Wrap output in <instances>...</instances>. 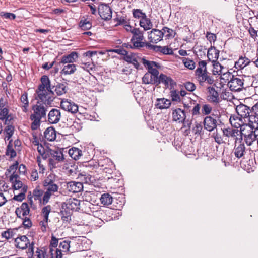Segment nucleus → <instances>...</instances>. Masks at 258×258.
<instances>
[{"mask_svg":"<svg viewBox=\"0 0 258 258\" xmlns=\"http://www.w3.org/2000/svg\"><path fill=\"white\" fill-rule=\"evenodd\" d=\"M32 110L33 113L30 117V119L32 121L31 128L33 130H35L40 126L41 119L46 117L47 106L38 101L36 104L32 106Z\"/></svg>","mask_w":258,"mask_h":258,"instance_id":"nucleus-1","label":"nucleus"},{"mask_svg":"<svg viewBox=\"0 0 258 258\" xmlns=\"http://www.w3.org/2000/svg\"><path fill=\"white\" fill-rule=\"evenodd\" d=\"M43 185L45 191L42 197V205H46L49 201L51 197L58 196L59 194V186L55 183L51 178V176L47 177L43 182Z\"/></svg>","mask_w":258,"mask_h":258,"instance_id":"nucleus-2","label":"nucleus"},{"mask_svg":"<svg viewBox=\"0 0 258 258\" xmlns=\"http://www.w3.org/2000/svg\"><path fill=\"white\" fill-rule=\"evenodd\" d=\"M239 138L244 140L248 146H250L255 143L258 138V130H254L249 125H244L240 130Z\"/></svg>","mask_w":258,"mask_h":258,"instance_id":"nucleus-3","label":"nucleus"},{"mask_svg":"<svg viewBox=\"0 0 258 258\" xmlns=\"http://www.w3.org/2000/svg\"><path fill=\"white\" fill-rule=\"evenodd\" d=\"M36 99L45 105H50L54 99V92L52 90H36Z\"/></svg>","mask_w":258,"mask_h":258,"instance_id":"nucleus-4","label":"nucleus"},{"mask_svg":"<svg viewBox=\"0 0 258 258\" xmlns=\"http://www.w3.org/2000/svg\"><path fill=\"white\" fill-rule=\"evenodd\" d=\"M49 157V164L52 167H56V163L62 162L64 160L62 150L60 149L50 150Z\"/></svg>","mask_w":258,"mask_h":258,"instance_id":"nucleus-5","label":"nucleus"},{"mask_svg":"<svg viewBox=\"0 0 258 258\" xmlns=\"http://www.w3.org/2000/svg\"><path fill=\"white\" fill-rule=\"evenodd\" d=\"M228 86L231 91H240L243 88L244 80L241 76L234 77L231 75Z\"/></svg>","mask_w":258,"mask_h":258,"instance_id":"nucleus-6","label":"nucleus"},{"mask_svg":"<svg viewBox=\"0 0 258 258\" xmlns=\"http://www.w3.org/2000/svg\"><path fill=\"white\" fill-rule=\"evenodd\" d=\"M133 37L131 38V41L135 48L143 47L145 45L143 42L144 36L143 31L140 30L139 28H134Z\"/></svg>","mask_w":258,"mask_h":258,"instance_id":"nucleus-7","label":"nucleus"},{"mask_svg":"<svg viewBox=\"0 0 258 258\" xmlns=\"http://www.w3.org/2000/svg\"><path fill=\"white\" fill-rule=\"evenodd\" d=\"M233 153L236 157L240 158L246 154V148L244 143L242 142V138H236L235 141Z\"/></svg>","mask_w":258,"mask_h":258,"instance_id":"nucleus-8","label":"nucleus"},{"mask_svg":"<svg viewBox=\"0 0 258 258\" xmlns=\"http://www.w3.org/2000/svg\"><path fill=\"white\" fill-rule=\"evenodd\" d=\"M144 66L148 69V73H150V75L157 80L159 72L157 69L160 67V64L155 61L146 60L144 61Z\"/></svg>","mask_w":258,"mask_h":258,"instance_id":"nucleus-9","label":"nucleus"},{"mask_svg":"<svg viewBox=\"0 0 258 258\" xmlns=\"http://www.w3.org/2000/svg\"><path fill=\"white\" fill-rule=\"evenodd\" d=\"M124 60L126 62L132 64L136 69H139L140 66V63H142L144 64V61L146 59L140 57L135 53H128L127 52L124 57Z\"/></svg>","mask_w":258,"mask_h":258,"instance_id":"nucleus-10","label":"nucleus"},{"mask_svg":"<svg viewBox=\"0 0 258 258\" xmlns=\"http://www.w3.org/2000/svg\"><path fill=\"white\" fill-rule=\"evenodd\" d=\"M217 118V117L214 114L206 116L203 120L204 128L209 132H212L216 128L218 124Z\"/></svg>","mask_w":258,"mask_h":258,"instance_id":"nucleus-11","label":"nucleus"},{"mask_svg":"<svg viewBox=\"0 0 258 258\" xmlns=\"http://www.w3.org/2000/svg\"><path fill=\"white\" fill-rule=\"evenodd\" d=\"M236 111L239 117L247 122L251 114V109L247 105L240 104L236 107Z\"/></svg>","mask_w":258,"mask_h":258,"instance_id":"nucleus-12","label":"nucleus"},{"mask_svg":"<svg viewBox=\"0 0 258 258\" xmlns=\"http://www.w3.org/2000/svg\"><path fill=\"white\" fill-rule=\"evenodd\" d=\"M81 202L77 199L70 198L63 203L62 207L68 212L70 211H77L80 209Z\"/></svg>","mask_w":258,"mask_h":258,"instance_id":"nucleus-13","label":"nucleus"},{"mask_svg":"<svg viewBox=\"0 0 258 258\" xmlns=\"http://www.w3.org/2000/svg\"><path fill=\"white\" fill-rule=\"evenodd\" d=\"M196 74L201 85L206 82L209 84H212L214 82L213 79L208 75L207 69L202 70L201 68H197Z\"/></svg>","mask_w":258,"mask_h":258,"instance_id":"nucleus-14","label":"nucleus"},{"mask_svg":"<svg viewBox=\"0 0 258 258\" xmlns=\"http://www.w3.org/2000/svg\"><path fill=\"white\" fill-rule=\"evenodd\" d=\"M60 106L63 110L73 114L78 111V105L71 100L67 99L61 100Z\"/></svg>","mask_w":258,"mask_h":258,"instance_id":"nucleus-15","label":"nucleus"},{"mask_svg":"<svg viewBox=\"0 0 258 258\" xmlns=\"http://www.w3.org/2000/svg\"><path fill=\"white\" fill-rule=\"evenodd\" d=\"M98 13L101 18L105 20H110L112 17V11L107 5L102 4L98 7Z\"/></svg>","mask_w":258,"mask_h":258,"instance_id":"nucleus-16","label":"nucleus"},{"mask_svg":"<svg viewBox=\"0 0 258 258\" xmlns=\"http://www.w3.org/2000/svg\"><path fill=\"white\" fill-rule=\"evenodd\" d=\"M15 242L16 247L20 249H26L28 247V245L29 246V248H31V249L33 248V244H30L29 240L25 235L21 236L16 238Z\"/></svg>","mask_w":258,"mask_h":258,"instance_id":"nucleus-17","label":"nucleus"},{"mask_svg":"<svg viewBox=\"0 0 258 258\" xmlns=\"http://www.w3.org/2000/svg\"><path fill=\"white\" fill-rule=\"evenodd\" d=\"M163 34L161 30L153 29L148 32V39L150 42L157 43L163 39Z\"/></svg>","mask_w":258,"mask_h":258,"instance_id":"nucleus-18","label":"nucleus"},{"mask_svg":"<svg viewBox=\"0 0 258 258\" xmlns=\"http://www.w3.org/2000/svg\"><path fill=\"white\" fill-rule=\"evenodd\" d=\"M61 117V113L59 110L55 108L52 109L48 114V121L51 124L58 123Z\"/></svg>","mask_w":258,"mask_h":258,"instance_id":"nucleus-19","label":"nucleus"},{"mask_svg":"<svg viewBox=\"0 0 258 258\" xmlns=\"http://www.w3.org/2000/svg\"><path fill=\"white\" fill-rule=\"evenodd\" d=\"M30 213V208L27 203H23L21 205L16 208L15 213L19 218H23L26 217Z\"/></svg>","mask_w":258,"mask_h":258,"instance_id":"nucleus-20","label":"nucleus"},{"mask_svg":"<svg viewBox=\"0 0 258 258\" xmlns=\"http://www.w3.org/2000/svg\"><path fill=\"white\" fill-rule=\"evenodd\" d=\"M66 188L70 192L76 193L82 191L83 186L81 182L70 181L67 183Z\"/></svg>","mask_w":258,"mask_h":258,"instance_id":"nucleus-21","label":"nucleus"},{"mask_svg":"<svg viewBox=\"0 0 258 258\" xmlns=\"http://www.w3.org/2000/svg\"><path fill=\"white\" fill-rule=\"evenodd\" d=\"M156 82V85H159L160 83H163L166 87H169V86L171 87L173 86L174 82L169 77L163 74H161L159 78L157 79Z\"/></svg>","mask_w":258,"mask_h":258,"instance_id":"nucleus-22","label":"nucleus"},{"mask_svg":"<svg viewBox=\"0 0 258 258\" xmlns=\"http://www.w3.org/2000/svg\"><path fill=\"white\" fill-rule=\"evenodd\" d=\"M78 58V53L76 52H72L68 55H65L62 56L59 64L62 63L65 64H71L76 61Z\"/></svg>","mask_w":258,"mask_h":258,"instance_id":"nucleus-23","label":"nucleus"},{"mask_svg":"<svg viewBox=\"0 0 258 258\" xmlns=\"http://www.w3.org/2000/svg\"><path fill=\"white\" fill-rule=\"evenodd\" d=\"M186 116L184 111L180 108L176 109L172 111L173 120L178 122H183Z\"/></svg>","mask_w":258,"mask_h":258,"instance_id":"nucleus-24","label":"nucleus"},{"mask_svg":"<svg viewBox=\"0 0 258 258\" xmlns=\"http://www.w3.org/2000/svg\"><path fill=\"white\" fill-rule=\"evenodd\" d=\"M209 95L208 96V100L212 103H218L220 102L219 94L215 88L212 87H209L207 88Z\"/></svg>","mask_w":258,"mask_h":258,"instance_id":"nucleus-25","label":"nucleus"},{"mask_svg":"<svg viewBox=\"0 0 258 258\" xmlns=\"http://www.w3.org/2000/svg\"><path fill=\"white\" fill-rule=\"evenodd\" d=\"M229 121L231 125L235 128L237 129L240 127V130H241V127L246 123V121H244L240 117L235 116H231L229 119Z\"/></svg>","mask_w":258,"mask_h":258,"instance_id":"nucleus-26","label":"nucleus"},{"mask_svg":"<svg viewBox=\"0 0 258 258\" xmlns=\"http://www.w3.org/2000/svg\"><path fill=\"white\" fill-rule=\"evenodd\" d=\"M38 90H52L50 81L46 75H43L41 78V84L38 86Z\"/></svg>","mask_w":258,"mask_h":258,"instance_id":"nucleus-27","label":"nucleus"},{"mask_svg":"<svg viewBox=\"0 0 258 258\" xmlns=\"http://www.w3.org/2000/svg\"><path fill=\"white\" fill-rule=\"evenodd\" d=\"M219 51L214 46H211L207 51V57L209 61L212 62L216 61L218 59Z\"/></svg>","mask_w":258,"mask_h":258,"instance_id":"nucleus-28","label":"nucleus"},{"mask_svg":"<svg viewBox=\"0 0 258 258\" xmlns=\"http://www.w3.org/2000/svg\"><path fill=\"white\" fill-rule=\"evenodd\" d=\"M171 102L170 100L163 98H158L156 100L155 106L160 109L168 108L171 105Z\"/></svg>","mask_w":258,"mask_h":258,"instance_id":"nucleus-29","label":"nucleus"},{"mask_svg":"<svg viewBox=\"0 0 258 258\" xmlns=\"http://www.w3.org/2000/svg\"><path fill=\"white\" fill-rule=\"evenodd\" d=\"M223 135L227 137L233 138L235 141L236 138H239L240 135V130L238 129H230V128H224L223 130Z\"/></svg>","mask_w":258,"mask_h":258,"instance_id":"nucleus-30","label":"nucleus"},{"mask_svg":"<svg viewBox=\"0 0 258 258\" xmlns=\"http://www.w3.org/2000/svg\"><path fill=\"white\" fill-rule=\"evenodd\" d=\"M12 118L11 115L9 114V110L7 108L0 109V119L4 120L5 124H9Z\"/></svg>","mask_w":258,"mask_h":258,"instance_id":"nucleus-31","label":"nucleus"},{"mask_svg":"<svg viewBox=\"0 0 258 258\" xmlns=\"http://www.w3.org/2000/svg\"><path fill=\"white\" fill-rule=\"evenodd\" d=\"M44 136L48 141H53L56 139V131L53 127H48L44 133Z\"/></svg>","mask_w":258,"mask_h":258,"instance_id":"nucleus-32","label":"nucleus"},{"mask_svg":"<svg viewBox=\"0 0 258 258\" xmlns=\"http://www.w3.org/2000/svg\"><path fill=\"white\" fill-rule=\"evenodd\" d=\"M139 25L145 31L149 30L152 28L153 25L151 20L147 16L140 20Z\"/></svg>","mask_w":258,"mask_h":258,"instance_id":"nucleus-33","label":"nucleus"},{"mask_svg":"<svg viewBox=\"0 0 258 258\" xmlns=\"http://www.w3.org/2000/svg\"><path fill=\"white\" fill-rule=\"evenodd\" d=\"M76 71V66L73 63L67 64L64 65L61 70L60 73L61 75H69L74 73Z\"/></svg>","mask_w":258,"mask_h":258,"instance_id":"nucleus-34","label":"nucleus"},{"mask_svg":"<svg viewBox=\"0 0 258 258\" xmlns=\"http://www.w3.org/2000/svg\"><path fill=\"white\" fill-rule=\"evenodd\" d=\"M250 62L249 58L245 56H241L238 60L235 62V66L238 69H242L248 65Z\"/></svg>","mask_w":258,"mask_h":258,"instance_id":"nucleus-35","label":"nucleus"},{"mask_svg":"<svg viewBox=\"0 0 258 258\" xmlns=\"http://www.w3.org/2000/svg\"><path fill=\"white\" fill-rule=\"evenodd\" d=\"M244 125H249L254 130H258V116L251 114L250 117L248 118L246 123Z\"/></svg>","mask_w":258,"mask_h":258,"instance_id":"nucleus-36","label":"nucleus"},{"mask_svg":"<svg viewBox=\"0 0 258 258\" xmlns=\"http://www.w3.org/2000/svg\"><path fill=\"white\" fill-rule=\"evenodd\" d=\"M68 154L72 159L77 160L82 155V152L77 148L73 147L69 150Z\"/></svg>","mask_w":258,"mask_h":258,"instance_id":"nucleus-37","label":"nucleus"},{"mask_svg":"<svg viewBox=\"0 0 258 258\" xmlns=\"http://www.w3.org/2000/svg\"><path fill=\"white\" fill-rule=\"evenodd\" d=\"M100 200L102 204L108 206L112 204L113 198L109 194L105 193L101 195Z\"/></svg>","mask_w":258,"mask_h":258,"instance_id":"nucleus-38","label":"nucleus"},{"mask_svg":"<svg viewBox=\"0 0 258 258\" xmlns=\"http://www.w3.org/2000/svg\"><path fill=\"white\" fill-rule=\"evenodd\" d=\"M21 107L23 112H26L28 111V107L29 105V101L28 99V95L26 92H24L22 94L20 98Z\"/></svg>","mask_w":258,"mask_h":258,"instance_id":"nucleus-39","label":"nucleus"},{"mask_svg":"<svg viewBox=\"0 0 258 258\" xmlns=\"http://www.w3.org/2000/svg\"><path fill=\"white\" fill-rule=\"evenodd\" d=\"M16 150L14 148L11 141L9 143L7 147L6 155L9 158H13L16 156Z\"/></svg>","mask_w":258,"mask_h":258,"instance_id":"nucleus-40","label":"nucleus"},{"mask_svg":"<svg viewBox=\"0 0 258 258\" xmlns=\"http://www.w3.org/2000/svg\"><path fill=\"white\" fill-rule=\"evenodd\" d=\"M78 178L81 183L90 184L92 182V176L88 173H81L78 175Z\"/></svg>","mask_w":258,"mask_h":258,"instance_id":"nucleus-41","label":"nucleus"},{"mask_svg":"<svg viewBox=\"0 0 258 258\" xmlns=\"http://www.w3.org/2000/svg\"><path fill=\"white\" fill-rule=\"evenodd\" d=\"M143 83L145 84H156V81L155 78H153L152 76L150 75V73H146L142 78Z\"/></svg>","mask_w":258,"mask_h":258,"instance_id":"nucleus-42","label":"nucleus"},{"mask_svg":"<svg viewBox=\"0 0 258 258\" xmlns=\"http://www.w3.org/2000/svg\"><path fill=\"white\" fill-rule=\"evenodd\" d=\"M162 32L163 37L164 36L166 39H169L173 38L175 35V32L173 30L170 29L167 27H164L162 29Z\"/></svg>","mask_w":258,"mask_h":258,"instance_id":"nucleus-43","label":"nucleus"},{"mask_svg":"<svg viewBox=\"0 0 258 258\" xmlns=\"http://www.w3.org/2000/svg\"><path fill=\"white\" fill-rule=\"evenodd\" d=\"M54 91L57 95H62L66 92V86L63 84H58L56 86Z\"/></svg>","mask_w":258,"mask_h":258,"instance_id":"nucleus-44","label":"nucleus"},{"mask_svg":"<svg viewBox=\"0 0 258 258\" xmlns=\"http://www.w3.org/2000/svg\"><path fill=\"white\" fill-rule=\"evenodd\" d=\"M182 61L185 67L190 70H194L196 65L195 62L188 58H182Z\"/></svg>","mask_w":258,"mask_h":258,"instance_id":"nucleus-45","label":"nucleus"},{"mask_svg":"<svg viewBox=\"0 0 258 258\" xmlns=\"http://www.w3.org/2000/svg\"><path fill=\"white\" fill-rule=\"evenodd\" d=\"M27 190V186H24L20 191V192L15 195L13 199L17 201H22L25 197V193Z\"/></svg>","mask_w":258,"mask_h":258,"instance_id":"nucleus-46","label":"nucleus"},{"mask_svg":"<svg viewBox=\"0 0 258 258\" xmlns=\"http://www.w3.org/2000/svg\"><path fill=\"white\" fill-rule=\"evenodd\" d=\"M213 63V74L214 75H220L222 73L221 72V69H222V67L219 62L217 61L212 62Z\"/></svg>","mask_w":258,"mask_h":258,"instance_id":"nucleus-47","label":"nucleus"},{"mask_svg":"<svg viewBox=\"0 0 258 258\" xmlns=\"http://www.w3.org/2000/svg\"><path fill=\"white\" fill-rule=\"evenodd\" d=\"M79 26L82 30H89L92 27V23L87 19L82 20L80 22Z\"/></svg>","mask_w":258,"mask_h":258,"instance_id":"nucleus-48","label":"nucleus"},{"mask_svg":"<svg viewBox=\"0 0 258 258\" xmlns=\"http://www.w3.org/2000/svg\"><path fill=\"white\" fill-rule=\"evenodd\" d=\"M33 195L35 200H39L42 203V196H43L44 195V192L42 190L35 189L33 191Z\"/></svg>","mask_w":258,"mask_h":258,"instance_id":"nucleus-49","label":"nucleus"},{"mask_svg":"<svg viewBox=\"0 0 258 258\" xmlns=\"http://www.w3.org/2000/svg\"><path fill=\"white\" fill-rule=\"evenodd\" d=\"M133 14L134 18L139 19L140 20L146 16V14L140 9H133Z\"/></svg>","mask_w":258,"mask_h":258,"instance_id":"nucleus-50","label":"nucleus"},{"mask_svg":"<svg viewBox=\"0 0 258 258\" xmlns=\"http://www.w3.org/2000/svg\"><path fill=\"white\" fill-rule=\"evenodd\" d=\"M212 110V107L211 105L208 104H204L202 107V114L203 115H209Z\"/></svg>","mask_w":258,"mask_h":258,"instance_id":"nucleus-51","label":"nucleus"},{"mask_svg":"<svg viewBox=\"0 0 258 258\" xmlns=\"http://www.w3.org/2000/svg\"><path fill=\"white\" fill-rule=\"evenodd\" d=\"M70 241H66V240H64L62 242H61L59 245V247L60 248V249H59V250H61V251L65 252H67L68 251H69V249L70 247Z\"/></svg>","mask_w":258,"mask_h":258,"instance_id":"nucleus-52","label":"nucleus"},{"mask_svg":"<svg viewBox=\"0 0 258 258\" xmlns=\"http://www.w3.org/2000/svg\"><path fill=\"white\" fill-rule=\"evenodd\" d=\"M170 96L173 101H180V96L179 95V92L178 91L176 90L171 91Z\"/></svg>","mask_w":258,"mask_h":258,"instance_id":"nucleus-53","label":"nucleus"},{"mask_svg":"<svg viewBox=\"0 0 258 258\" xmlns=\"http://www.w3.org/2000/svg\"><path fill=\"white\" fill-rule=\"evenodd\" d=\"M5 132L6 134L5 139L7 138V140H9L14 133V127L12 125H8L5 129Z\"/></svg>","mask_w":258,"mask_h":258,"instance_id":"nucleus-54","label":"nucleus"},{"mask_svg":"<svg viewBox=\"0 0 258 258\" xmlns=\"http://www.w3.org/2000/svg\"><path fill=\"white\" fill-rule=\"evenodd\" d=\"M49 252L51 254V258H62L61 251L58 249H53L50 248Z\"/></svg>","mask_w":258,"mask_h":258,"instance_id":"nucleus-55","label":"nucleus"},{"mask_svg":"<svg viewBox=\"0 0 258 258\" xmlns=\"http://www.w3.org/2000/svg\"><path fill=\"white\" fill-rule=\"evenodd\" d=\"M202 131H203V130L201 123L196 122L192 128V132L196 135H201Z\"/></svg>","mask_w":258,"mask_h":258,"instance_id":"nucleus-56","label":"nucleus"},{"mask_svg":"<svg viewBox=\"0 0 258 258\" xmlns=\"http://www.w3.org/2000/svg\"><path fill=\"white\" fill-rule=\"evenodd\" d=\"M13 183V187L15 190L20 189L21 191L24 186H27V185L23 184L22 182L19 180L14 181Z\"/></svg>","mask_w":258,"mask_h":258,"instance_id":"nucleus-57","label":"nucleus"},{"mask_svg":"<svg viewBox=\"0 0 258 258\" xmlns=\"http://www.w3.org/2000/svg\"><path fill=\"white\" fill-rule=\"evenodd\" d=\"M51 208L50 205H47L43 208L42 213L45 219H48L49 214L51 211Z\"/></svg>","mask_w":258,"mask_h":258,"instance_id":"nucleus-58","label":"nucleus"},{"mask_svg":"<svg viewBox=\"0 0 258 258\" xmlns=\"http://www.w3.org/2000/svg\"><path fill=\"white\" fill-rule=\"evenodd\" d=\"M194 104H195V106L191 110L192 116L199 115L200 114V110L201 108L200 105L199 104L196 103V101H194Z\"/></svg>","mask_w":258,"mask_h":258,"instance_id":"nucleus-59","label":"nucleus"},{"mask_svg":"<svg viewBox=\"0 0 258 258\" xmlns=\"http://www.w3.org/2000/svg\"><path fill=\"white\" fill-rule=\"evenodd\" d=\"M212 137L214 138L215 141L218 144H221L223 143V138L221 135L217 132L213 133Z\"/></svg>","mask_w":258,"mask_h":258,"instance_id":"nucleus-60","label":"nucleus"},{"mask_svg":"<svg viewBox=\"0 0 258 258\" xmlns=\"http://www.w3.org/2000/svg\"><path fill=\"white\" fill-rule=\"evenodd\" d=\"M48 219L43 218V220L41 221L39 223L41 226V230L42 232H46L47 230V227L48 226Z\"/></svg>","mask_w":258,"mask_h":258,"instance_id":"nucleus-61","label":"nucleus"},{"mask_svg":"<svg viewBox=\"0 0 258 258\" xmlns=\"http://www.w3.org/2000/svg\"><path fill=\"white\" fill-rule=\"evenodd\" d=\"M184 87L188 91H194L196 89V86L194 83L190 82H187L184 83Z\"/></svg>","mask_w":258,"mask_h":258,"instance_id":"nucleus-62","label":"nucleus"},{"mask_svg":"<svg viewBox=\"0 0 258 258\" xmlns=\"http://www.w3.org/2000/svg\"><path fill=\"white\" fill-rule=\"evenodd\" d=\"M23 220V224L25 228H29L32 226V222L29 218L25 217L22 218Z\"/></svg>","mask_w":258,"mask_h":258,"instance_id":"nucleus-63","label":"nucleus"},{"mask_svg":"<svg viewBox=\"0 0 258 258\" xmlns=\"http://www.w3.org/2000/svg\"><path fill=\"white\" fill-rule=\"evenodd\" d=\"M58 239L56 238L53 235H52L51 240L50 244V249L56 248L58 245Z\"/></svg>","mask_w":258,"mask_h":258,"instance_id":"nucleus-64","label":"nucleus"}]
</instances>
